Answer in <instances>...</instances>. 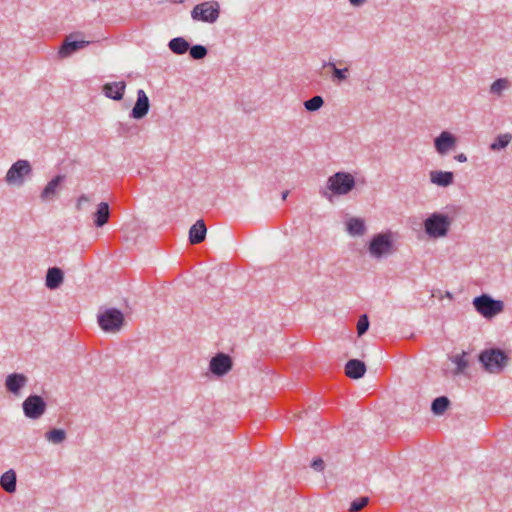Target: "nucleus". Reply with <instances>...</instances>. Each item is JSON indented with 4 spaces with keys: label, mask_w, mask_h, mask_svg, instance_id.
I'll list each match as a JSON object with an SVG mask.
<instances>
[{
    "label": "nucleus",
    "mask_w": 512,
    "mask_h": 512,
    "mask_svg": "<svg viewBox=\"0 0 512 512\" xmlns=\"http://www.w3.org/2000/svg\"><path fill=\"white\" fill-rule=\"evenodd\" d=\"M356 182L352 174L348 172H336L328 177L325 187L319 193L326 200L332 202L335 196H344L355 188Z\"/></svg>",
    "instance_id": "1"
},
{
    "label": "nucleus",
    "mask_w": 512,
    "mask_h": 512,
    "mask_svg": "<svg viewBox=\"0 0 512 512\" xmlns=\"http://www.w3.org/2000/svg\"><path fill=\"white\" fill-rule=\"evenodd\" d=\"M454 222V216L450 212L430 213L423 221L424 232L429 239L446 238Z\"/></svg>",
    "instance_id": "2"
},
{
    "label": "nucleus",
    "mask_w": 512,
    "mask_h": 512,
    "mask_svg": "<svg viewBox=\"0 0 512 512\" xmlns=\"http://www.w3.org/2000/svg\"><path fill=\"white\" fill-rule=\"evenodd\" d=\"M396 251L394 234L391 231L377 233L367 243V252L376 261L388 258Z\"/></svg>",
    "instance_id": "3"
},
{
    "label": "nucleus",
    "mask_w": 512,
    "mask_h": 512,
    "mask_svg": "<svg viewBox=\"0 0 512 512\" xmlns=\"http://www.w3.org/2000/svg\"><path fill=\"white\" fill-rule=\"evenodd\" d=\"M97 322L104 332L116 334L123 328L125 318L119 309L108 308L98 313Z\"/></svg>",
    "instance_id": "4"
},
{
    "label": "nucleus",
    "mask_w": 512,
    "mask_h": 512,
    "mask_svg": "<svg viewBox=\"0 0 512 512\" xmlns=\"http://www.w3.org/2000/svg\"><path fill=\"white\" fill-rule=\"evenodd\" d=\"M220 4L218 1H205L199 3L191 10V18L193 21L213 24L220 16Z\"/></svg>",
    "instance_id": "5"
},
{
    "label": "nucleus",
    "mask_w": 512,
    "mask_h": 512,
    "mask_svg": "<svg viewBox=\"0 0 512 512\" xmlns=\"http://www.w3.org/2000/svg\"><path fill=\"white\" fill-rule=\"evenodd\" d=\"M484 369L489 373H500L507 366L508 357L500 349H489L479 355Z\"/></svg>",
    "instance_id": "6"
},
{
    "label": "nucleus",
    "mask_w": 512,
    "mask_h": 512,
    "mask_svg": "<svg viewBox=\"0 0 512 512\" xmlns=\"http://www.w3.org/2000/svg\"><path fill=\"white\" fill-rule=\"evenodd\" d=\"M32 174V166L28 160L19 159L14 162L5 175V182L9 186L21 187L26 177Z\"/></svg>",
    "instance_id": "7"
},
{
    "label": "nucleus",
    "mask_w": 512,
    "mask_h": 512,
    "mask_svg": "<svg viewBox=\"0 0 512 512\" xmlns=\"http://www.w3.org/2000/svg\"><path fill=\"white\" fill-rule=\"evenodd\" d=\"M473 306L480 315L487 319L493 318L504 310V303L502 301L495 300L487 294L475 297L473 299Z\"/></svg>",
    "instance_id": "8"
},
{
    "label": "nucleus",
    "mask_w": 512,
    "mask_h": 512,
    "mask_svg": "<svg viewBox=\"0 0 512 512\" xmlns=\"http://www.w3.org/2000/svg\"><path fill=\"white\" fill-rule=\"evenodd\" d=\"M46 402L39 395H29L22 403L23 413L31 420L40 419L46 411Z\"/></svg>",
    "instance_id": "9"
},
{
    "label": "nucleus",
    "mask_w": 512,
    "mask_h": 512,
    "mask_svg": "<svg viewBox=\"0 0 512 512\" xmlns=\"http://www.w3.org/2000/svg\"><path fill=\"white\" fill-rule=\"evenodd\" d=\"M457 137L450 131L444 130L434 138V148L438 155L446 156L457 147Z\"/></svg>",
    "instance_id": "10"
},
{
    "label": "nucleus",
    "mask_w": 512,
    "mask_h": 512,
    "mask_svg": "<svg viewBox=\"0 0 512 512\" xmlns=\"http://www.w3.org/2000/svg\"><path fill=\"white\" fill-rule=\"evenodd\" d=\"M29 379L23 373H10L6 376L4 387L14 397H20L22 390L28 385Z\"/></svg>",
    "instance_id": "11"
},
{
    "label": "nucleus",
    "mask_w": 512,
    "mask_h": 512,
    "mask_svg": "<svg viewBox=\"0 0 512 512\" xmlns=\"http://www.w3.org/2000/svg\"><path fill=\"white\" fill-rule=\"evenodd\" d=\"M233 366L232 359L225 353H218L211 358L209 370L215 376L221 377L231 371Z\"/></svg>",
    "instance_id": "12"
},
{
    "label": "nucleus",
    "mask_w": 512,
    "mask_h": 512,
    "mask_svg": "<svg viewBox=\"0 0 512 512\" xmlns=\"http://www.w3.org/2000/svg\"><path fill=\"white\" fill-rule=\"evenodd\" d=\"M150 109V101L146 92L142 89L137 91V99L131 110L130 117L136 120L144 118Z\"/></svg>",
    "instance_id": "13"
},
{
    "label": "nucleus",
    "mask_w": 512,
    "mask_h": 512,
    "mask_svg": "<svg viewBox=\"0 0 512 512\" xmlns=\"http://www.w3.org/2000/svg\"><path fill=\"white\" fill-rule=\"evenodd\" d=\"M65 179L64 175H57L52 178L44 187L40 194V199L43 202H49L54 200L61 190V184Z\"/></svg>",
    "instance_id": "14"
},
{
    "label": "nucleus",
    "mask_w": 512,
    "mask_h": 512,
    "mask_svg": "<svg viewBox=\"0 0 512 512\" xmlns=\"http://www.w3.org/2000/svg\"><path fill=\"white\" fill-rule=\"evenodd\" d=\"M72 38H73V35H69L68 37H66L65 41L61 45L59 52H58L59 56L61 58L69 57L75 51L82 49L89 44L88 41H84V40L76 41V40H72Z\"/></svg>",
    "instance_id": "15"
},
{
    "label": "nucleus",
    "mask_w": 512,
    "mask_h": 512,
    "mask_svg": "<svg viewBox=\"0 0 512 512\" xmlns=\"http://www.w3.org/2000/svg\"><path fill=\"white\" fill-rule=\"evenodd\" d=\"M429 179L434 185L448 187L454 181V174L451 171L433 170L429 173Z\"/></svg>",
    "instance_id": "16"
},
{
    "label": "nucleus",
    "mask_w": 512,
    "mask_h": 512,
    "mask_svg": "<svg viewBox=\"0 0 512 512\" xmlns=\"http://www.w3.org/2000/svg\"><path fill=\"white\" fill-rule=\"evenodd\" d=\"M126 83L124 81L106 83L103 86V93L107 98L121 100L124 96Z\"/></svg>",
    "instance_id": "17"
},
{
    "label": "nucleus",
    "mask_w": 512,
    "mask_h": 512,
    "mask_svg": "<svg viewBox=\"0 0 512 512\" xmlns=\"http://www.w3.org/2000/svg\"><path fill=\"white\" fill-rule=\"evenodd\" d=\"M64 281V273L58 267H51L47 270L45 285L50 290H55L61 286Z\"/></svg>",
    "instance_id": "18"
},
{
    "label": "nucleus",
    "mask_w": 512,
    "mask_h": 512,
    "mask_svg": "<svg viewBox=\"0 0 512 512\" xmlns=\"http://www.w3.org/2000/svg\"><path fill=\"white\" fill-rule=\"evenodd\" d=\"M467 356L468 354L466 352L450 356V361L455 365V367L450 371L453 377L464 375L466 373V369L469 365Z\"/></svg>",
    "instance_id": "19"
},
{
    "label": "nucleus",
    "mask_w": 512,
    "mask_h": 512,
    "mask_svg": "<svg viewBox=\"0 0 512 512\" xmlns=\"http://www.w3.org/2000/svg\"><path fill=\"white\" fill-rule=\"evenodd\" d=\"M207 228L202 219L197 220L189 229V241L191 244H199L205 240Z\"/></svg>",
    "instance_id": "20"
},
{
    "label": "nucleus",
    "mask_w": 512,
    "mask_h": 512,
    "mask_svg": "<svg viewBox=\"0 0 512 512\" xmlns=\"http://www.w3.org/2000/svg\"><path fill=\"white\" fill-rule=\"evenodd\" d=\"M366 365L358 359H351L345 365V373L349 378L359 379L364 376Z\"/></svg>",
    "instance_id": "21"
},
{
    "label": "nucleus",
    "mask_w": 512,
    "mask_h": 512,
    "mask_svg": "<svg viewBox=\"0 0 512 512\" xmlns=\"http://www.w3.org/2000/svg\"><path fill=\"white\" fill-rule=\"evenodd\" d=\"M346 231L351 236H363L366 233V226L363 219L351 217L346 221Z\"/></svg>",
    "instance_id": "22"
},
{
    "label": "nucleus",
    "mask_w": 512,
    "mask_h": 512,
    "mask_svg": "<svg viewBox=\"0 0 512 512\" xmlns=\"http://www.w3.org/2000/svg\"><path fill=\"white\" fill-rule=\"evenodd\" d=\"M323 67H328L332 70L331 80L336 84H340L348 79L349 68H338L332 61L324 62Z\"/></svg>",
    "instance_id": "23"
},
{
    "label": "nucleus",
    "mask_w": 512,
    "mask_h": 512,
    "mask_svg": "<svg viewBox=\"0 0 512 512\" xmlns=\"http://www.w3.org/2000/svg\"><path fill=\"white\" fill-rule=\"evenodd\" d=\"M110 217V209L107 202H101L97 206L96 212L93 214L94 225L102 227L108 223Z\"/></svg>",
    "instance_id": "24"
},
{
    "label": "nucleus",
    "mask_w": 512,
    "mask_h": 512,
    "mask_svg": "<svg viewBox=\"0 0 512 512\" xmlns=\"http://www.w3.org/2000/svg\"><path fill=\"white\" fill-rule=\"evenodd\" d=\"M17 476L13 469L4 472L0 477V486L7 493H14L16 491Z\"/></svg>",
    "instance_id": "25"
},
{
    "label": "nucleus",
    "mask_w": 512,
    "mask_h": 512,
    "mask_svg": "<svg viewBox=\"0 0 512 512\" xmlns=\"http://www.w3.org/2000/svg\"><path fill=\"white\" fill-rule=\"evenodd\" d=\"M168 47L174 54L183 55L189 50L190 44L185 38L176 37L169 41Z\"/></svg>",
    "instance_id": "26"
},
{
    "label": "nucleus",
    "mask_w": 512,
    "mask_h": 512,
    "mask_svg": "<svg viewBox=\"0 0 512 512\" xmlns=\"http://www.w3.org/2000/svg\"><path fill=\"white\" fill-rule=\"evenodd\" d=\"M510 87L511 83L507 78H499L490 85L489 93L493 96L501 98L504 92Z\"/></svg>",
    "instance_id": "27"
},
{
    "label": "nucleus",
    "mask_w": 512,
    "mask_h": 512,
    "mask_svg": "<svg viewBox=\"0 0 512 512\" xmlns=\"http://www.w3.org/2000/svg\"><path fill=\"white\" fill-rule=\"evenodd\" d=\"M67 438V433L64 429H51L45 433V439L54 445L62 444Z\"/></svg>",
    "instance_id": "28"
},
{
    "label": "nucleus",
    "mask_w": 512,
    "mask_h": 512,
    "mask_svg": "<svg viewBox=\"0 0 512 512\" xmlns=\"http://www.w3.org/2000/svg\"><path fill=\"white\" fill-rule=\"evenodd\" d=\"M512 141V134L504 133L498 135L495 140L490 144L489 149L491 151H501L505 149Z\"/></svg>",
    "instance_id": "29"
},
{
    "label": "nucleus",
    "mask_w": 512,
    "mask_h": 512,
    "mask_svg": "<svg viewBox=\"0 0 512 512\" xmlns=\"http://www.w3.org/2000/svg\"><path fill=\"white\" fill-rule=\"evenodd\" d=\"M450 400L446 396H440L433 400L431 410L434 415H442L449 407Z\"/></svg>",
    "instance_id": "30"
},
{
    "label": "nucleus",
    "mask_w": 512,
    "mask_h": 512,
    "mask_svg": "<svg viewBox=\"0 0 512 512\" xmlns=\"http://www.w3.org/2000/svg\"><path fill=\"white\" fill-rule=\"evenodd\" d=\"M304 108L309 112H315L321 109L324 105L322 96L316 95L309 100L304 101Z\"/></svg>",
    "instance_id": "31"
},
{
    "label": "nucleus",
    "mask_w": 512,
    "mask_h": 512,
    "mask_svg": "<svg viewBox=\"0 0 512 512\" xmlns=\"http://www.w3.org/2000/svg\"><path fill=\"white\" fill-rule=\"evenodd\" d=\"M188 51L190 53V56L194 60H201V59L205 58L208 54L207 48L205 46L199 45V44L190 47Z\"/></svg>",
    "instance_id": "32"
},
{
    "label": "nucleus",
    "mask_w": 512,
    "mask_h": 512,
    "mask_svg": "<svg viewBox=\"0 0 512 512\" xmlns=\"http://www.w3.org/2000/svg\"><path fill=\"white\" fill-rule=\"evenodd\" d=\"M369 328V319L366 314H363L359 317L357 322V334L358 336H362L367 332Z\"/></svg>",
    "instance_id": "33"
},
{
    "label": "nucleus",
    "mask_w": 512,
    "mask_h": 512,
    "mask_svg": "<svg viewBox=\"0 0 512 512\" xmlns=\"http://www.w3.org/2000/svg\"><path fill=\"white\" fill-rule=\"evenodd\" d=\"M368 503V498L367 497H362V498H359L357 500H354L351 505H350V511L351 512H358L360 511L362 508H364Z\"/></svg>",
    "instance_id": "34"
},
{
    "label": "nucleus",
    "mask_w": 512,
    "mask_h": 512,
    "mask_svg": "<svg viewBox=\"0 0 512 512\" xmlns=\"http://www.w3.org/2000/svg\"><path fill=\"white\" fill-rule=\"evenodd\" d=\"M311 467L317 472H322L325 468V463L321 458H316L311 463Z\"/></svg>",
    "instance_id": "35"
},
{
    "label": "nucleus",
    "mask_w": 512,
    "mask_h": 512,
    "mask_svg": "<svg viewBox=\"0 0 512 512\" xmlns=\"http://www.w3.org/2000/svg\"><path fill=\"white\" fill-rule=\"evenodd\" d=\"M89 201H90V198L88 195L82 194L81 196H79L77 199V202H76L77 210H81L83 208L84 204L88 203Z\"/></svg>",
    "instance_id": "36"
},
{
    "label": "nucleus",
    "mask_w": 512,
    "mask_h": 512,
    "mask_svg": "<svg viewBox=\"0 0 512 512\" xmlns=\"http://www.w3.org/2000/svg\"><path fill=\"white\" fill-rule=\"evenodd\" d=\"M367 0H349V3L354 7H361Z\"/></svg>",
    "instance_id": "37"
},
{
    "label": "nucleus",
    "mask_w": 512,
    "mask_h": 512,
    "mask_svg": "<svg viewBox=\"0 0 512 512\" xmlns=\"http://www.w3.org/2000/svg\"><path fill=\"white\" fill-rule=\"evenodd\" d=\"M454 158L456 161H458L460 163L467 162V156L464 153L457 154Z\"/></svg>",
    "instance_id": "38"
},
{
    "label": "nucleus",
    "mask_w": 512,
    "mask_h": 512,
    "mask_svg": "<svg viewBox=\"0 0 512 512\" xmlns=\"http://www.w3.org/2000/svg\"><path fill=\"white\" fill-rule=\"evenodd\" d=\"M288 193H289L288 191H284V192L282 193V199H283V200H285V199L287 198Z\"/></svg>",
    "instance_id": "39"
}]
</instances>
